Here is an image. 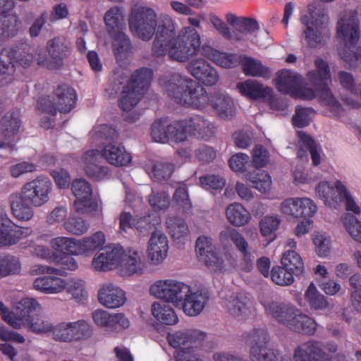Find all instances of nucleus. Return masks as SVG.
Listing matches in <instances>:
<instances>
[{"label": "nucleus", "instance_id": "nucleus-25", "mask_svg": "<svg viewBox=\"0 0 361 361\" xmlns=\"http://www.w3.org/2000/svg\"><path fill=\"white\" fill-rule=\"evenodd\" d=\"M92 319L96 325L111 331H119L130 325L128 318L122 313L110 314L104 310H96L92 312Z\"/></svg>", "mask_w": 361, "mask_h": 361}, {"label": "nucleus", "instance_id": "nucleus-47", "mask_svg": "<svg viewBox=\"0 0 361 361\" xmlns=\"http://www.w3.org/2000/svg\"><path fill=\"white\" fill-rule=\"evenodd\" d=\"M106 239L102 231H97L89 237L79 240L80 252L87 255L102 247L105 243Z\"/></svg>", "mask_w": 361, "mask_h": 361}, {"label": "nucleus", "instance_id": "nucleus-15", "mask_svg": "<svg viewBox=\"0 0 361 361\" xmlns=\"http://www.w3.org/2000/svg\"><path fill=\"white\" fill-rule=\"evenodd\" d=\"M20 123V111L18 109L4 115L0 123V148H14Z\"/></svg>", "mask_w": 361, "mask_h": 361}, {"label": "nucleus", "instance_id": "nucleus-45", "mask_svg": "<svg viewBox=\"0 0 361 361\" xmlns=\"http://www.w3.org/2000/svg\"><path fill=\"white\" fill-rule=\"evenodd\" d=\"M69 327L70 343L80 341L90 338L93 333V327L84 319L68 322Z\"/></svg>", "mask_w": 361, "mask_h": 361}, {"label": "nucleus", "instance_id": "nucleus-46", "mask_svg": "<svg viewBox=\"0 0 361 361\" xmlns=\"http://www.w3.org/2000/svg\"><path fill=\"white\" fill-rule=\"evenodd\" d=\"M52 247L65 255H80L79 240L73 238L57 237L51 240Z\"/></svg>", "mask_w": 361, "mask_h": 361}, {"label": "nucleus", "instance_id": "nucleus-54", "mask_svg": "<svg viewBox=\"0 0 361 361\" xmlns=\"http://www.w3.org/2000/svg\"><path fill=\"white\" fill-rule=\"evenodd\" d=\"M29 202L20 200L13 201L11 207L13 216L19 221H30L34 216V211Z\"/></svg>", "mask_w": 361, "mask_h": 361}, {"label": "nucleus", "instance_id": "nucleus-10", "mask_svg": "<svg viewBox=\"0 0 361 361\" xmlns=\"http://www.w3.org/2000/svg\"><path fill=\"white\" fill-rule=\"evenodd\" d=\"M52 182L46 176H38L25 183L20 190L22 200L35 207H39L49 200Z\"/></svg>", "mask_w": 361, "mask_h": 361}, {"label": "nucleus", "instance_id": "nucleus-26", "mask_svg": "<svg viewBox=\"0 0 361 361\" xmlns=\"http://www.w3.org/2000/svg\"><path fill=\"white\" fill-rule=\"evenodd\" d=\"M237 63L231 65V68L241 65L243 73L247 76L262 78L268 80L271 78V69L263 65L262 61L244 54H235Z\"/></svg>", "mask_w": 361, "mask_h": 361}, {"label": "nucleus", "instance_id": "nucleus-27", "mask_svg": "<svg viewBox=\"0 0 361 361\" xmlns=\"http://www.w3.org/2000/svg\"><path fill=\"white\" fill-rule=\"evenodd\" d=\"M267 313L270 314L279 323L290 328L296 312H298L293 305L276 301H271L263 304Z\"/></svg>", "mask_w": 361, "mask_h": 361}, {"label": "nucleus", "instance_id": "nucleus-36", "mask_svg": "<svg viewBox=\"0 0 361 361\" xmlns=\"http://www.w3.org/2000/svg\"><path fill=\"white\" fill-rule=\"evenodd\" d=\"M152 314L161 324L175 325L178 322V317L174 310L168 304L155 302L152 305Z\"/></svg>", "mask_w": 361, "mask_h": 361}, {"label": "nucleus", "instance_id": "nucleus-59", "mask_svg": "<svg viewBox=\"0 0 361 361\" xmlns=\"http://www.w3.org/2000/svg\"><path fill=\"white\" fill-rule=\"evenodd\" d=\"M173 199L176 209L184 214L191 212L192 203L189 198L188 189L185 186H179L175 190Z\"/></svg>", "mask_w": 361, "mask_h": 361}, {"label": "nucleus", "instance_id": "nucleus-40", "mask_svg": "<svg viewBox=\"0 0 361 361\" xmlns=\"http://www.w3.org/2000/svg\"><path fill=\"white\" fill-rule=\"evenodd\" d=\"M219 240L224 245L233 243L241 253L249 251V245L245 237L238 230L231 226L221 231Z\"/></svg>", "mask_w": 361, "mask_h": 361}, {"label": "nucleus", "instance_id": "nucleus-31", "mask_svg": "<svg viewBox=\"0 0 361 361\" xmlns=\"http://www.w3.org/2000/svg\"><path fill=\"white\" fill-rule=\"evenodd\" d=\"M300 83H302V78L299 74L288 70H281L277 73L275 85L279 92L289 94L293 97Z\"/></svg>", "mask_w": 361, "mask_h": 361}, {"label": "nucleus", "instance_id": "nucleus-63", "mask_svg": "<svg viewBox=\"0 0 361 361\" xmlns=\"http://www.w3.org/2000/svg\"><path fill=\"white\" fill-rule=\"evenodd\" d=\"M353 290L350 293L352 305L358 312H361V275L353 274L349 280Z\"/></svg>", "mask_w": 361, "mask_h": 361}, {"label": "nucleus", "instance_id": "nucleus-9", "mask_svg": "<svg viewBox=\"0 0 361 361\" xmlns=\"http://www.w3.org/2000/svg\"><path fill=\"white\" fill-rule=\"evenodd\" d=\"M245 342L250 345V361H279L278 353L267 345L269 336L263 329H254L243 334ZM280 361H291L290 357H281Z\"/></svg>", "mask_w": 361, "mask_h": 361}, {"label": "nucleus", "instance_id": "nucleus-18", "mask_svg": "<svg viewBox=\"0 0 361 361\" xmlns=\"http://www.w3.org/2000/svg\"><path fill=\"white\" fill-rule=\"evenodd\" d=\"M123 248L120 245H108L100 249L94 257L92 266L94 269L100 271H107L118 266L123 257Z\"/></svg>", "mask_w": 361, "mask_h": 361}, {"label": "nucleus", "instance_id": "nucleus-43", "mask_svg": "<svg viewBox=\"0 0 361 361\" xmlns=\"http://www.w3.org/2000/svg\"><path fill=\"white\" fill-rule=\"evenodd\" d=\"M29 50L30 46L25 42H20L15 46H12L8 51L9 57L8 61L13 60L23 68L29 67L33 60L32 54L29 53Z\"/></svg>", "mask_w": 361, "mask_h": 361}, {"label": "nucleus", "instance_id": "nucleus-24", "mask_svg": "<svg viewBox=\"0 0 361 361\" xmlns=\"http://www.w3.org/2000/svg\"><path fill=\"white\" fill-rule=\"evenodd\" d=\"M210 295L207 290H197L192 292L190 288V292L183 297L180 302L185 314L190 317L199 315L204 309L209 300Z\"/></svg>", "mask_w": 361, "mask_h": 361}, {"label": "nucleus", "instance_id": "nucleus-19", "mask_svg": "<svg viewBox=\"0 0 361 361\" xmlns=\"http://www.w3.org/2000/svg\"><path fill=\"white\" fill-rule=\"evenodd\" d=\"M186 68L199 84L201 82L205 86H213L219 80L217 70L204 59H192L188 62Z\"/></svg>", "mask_w": 361, "mask_h": 361}, {"label": "nucleus", "instance_id": "nucleus-32", "mask_svg": "<svg viewBox=\"0 0 361 361\" xmlns=\"http://www.w3.org/2000/svg\"><path fill=\"white\" fill-rule=\"evenodd\" d=\"M237 89L242 95L252 100L267 99L271 97L273 93L271 87H264L262 84L252 79L238 83Z\"/></svg>", "mask_w": 361, "mask_h": 361}, {"label": "nucleus", "instance_id": "nucleus-41", "mask_svg": "<svg viewBox=\"0 0 361 361\" xmlns=\"http://www.w3.org/2000/svg\"><path fill=\"white\" fill-rule=\"evenodd\" d=\"M219 240L224 245L233 243L241 253L249 251V245L245 237L238 230L231 226L221 231Z\"/></svg>", "mask_w": 361, "mask_h": 361}, {"label": "nucleus", "instance_id": "nucleus-48", "mask_svg": "<svg viewBox=\"0 0 361 361\" xmlns=\"http://www.w3.org/2000/svg\"><path fill=\"white\" fill-rule=\"evenodd\" d=\"M305 299L310 308L313 310H324L330 306L327 298L317 290L313 283L308 286L305 294Z\"/></svg>", "mask_w": 361, "mask_h": 361}, {"label": "nucleus", "instance_id": "nucleus-37", "mask_svg": "<svg viewBox=\"0 0 361 361\" xmlns=\"http://www.w3.org/2000/svg\"><path fill=\"white\" fill-rule=\"evenodd\" d=\"M281 263L292 275L296 277L304 276L305 266L303 260L295 250L286 251L282 255Z\"/></svg>", "mask_w": 361, "mask_h": 361}, {"label": "nucleus", "instance_id": "nucleus-16", "mask_svg": "<svg viewBox=\"0 0 361 361\" xmlns=\"http://www.w3.org/2000/svg\"><path fill=\"white\" fill-rule=\"evenodd\" d=\"M195 252L199 259L203 261L206 266L214 271H221L224 267V262L221 256L215 251L211 238L199 237L195 243Z\"/></svg>", "mask_w": 361, "mask_h": 361}, {"label": "nucleus", "instance_id": "nucleus-20", "mask_svg": "<svg viewBox=\"0 0 361 361\" xmlns=\"http://www.w3.org/2000/svg\"><path fill=\"white\" fill-rule=\"evenodd\" d=\"M184 134L195 137L197 139L209 140L216 134L214 125L200 115H194L182 120Z\"/></svg>", "mask_w": 361, "mask_h": 361}, {"label": "nucleus", "instance_id": "nucleus-28", "mask_svg": "<svg viewBox=\"0 0 361 361\" xmlns=\"http://www.w3.org/2000/svg\"><path fill=\"white\" fill-rule=\"evenodd\" d=\"M53 99L56 101L61 113H69L75 106L77 94L75 90L66 84L59 85L54 90Z\"/></svg>", "mask_w": 361, "mask_h": 361}, {"label": "nucleus", "instance_id": "nucleus-8", "mask_svg": "<svg viewBox=\"0 0 361 361\" xmlns=\"http://www.w3.org/2000/svg\"><path fill=\"white\" fill-rule=\"evenodd\" d=\"M128 26L133 35L148 42L154 36L157 26V14L148 7L133 8L129 14Z\"/></svg>", "mask_w": 361, "mask_h": 361}, {"label": "nucleus", "instance_id": "nucleus-13", "mask_svg": "<svg viewBox=\"0 0 361 361\" xmlns=\"http://www.w3.org/2000/svg\"><path fill=\"white\" fill-rule=\"evenodd\" d=\"M49 59L39 61V63L49 70L61 69L72 54L70 43L61 37L49 40L46 47Z\"/></svg>", "mask_w": 361, "mask_h": 361}, {"label": "nucleus", "instance_id": "nucleus-62", "mask_svg": "<svg viewBox=\"0 0 361 361\" xmlns=\"http://www.w3.org/2000/svg\"><path fill=\"white\" fill-rule=\"evenodd\" d=\"M270 276L275 284L281 286H290L294 281V276L283 266L273 267L270 271Z\"/></svg>", "mask_w": 361, "mask_h": 361}, {"label": "nucleus", "instance_id": "nucleus-39", "mask_svg": "<svg viewBox=\"0 0 361 361\" xmlns=\"http://www.w3.org/2000/svg\"><path fill=\"white\" fill-rule=\"evenodd\" d=\"M226 19L233 28L243 34L255 33L259 29L257 21L252 18L239 17L233 13H228Z\"/></svg>", "mask_w": 361, "mask_h": 361}, {"label": "nucleus", "instance_id": "nucleus-7", "mask_svg": "<svg viewBox=\"0 0 361 361\" xmlns=\"http://www.w3.org/2000/svg\"><path fill=\"white\" fill-rule=\"evenodd\" d=\"M309 16H302L300 21L306 26L305 30V38L308 44L315 47L322 44V31L326 29L328 18L326 16L323 6L317 3H312L307 7Z\"/></svg>", "mask_w": 361, "mask_h": 361}, {"label": "nucleus", "instance_id": "nucleus-3", "mask_svg": "<svg viewBox=\"0 0 361 361\" xmlns=\"http://www.w3.org/2000/svg\"><path fill=\"white\" fill-rule=\"evenodd\" d=\"M41 306L34 298H24L16 303L14 310L10 312L0 302L2 319L14 329L27 328L37 334H45L52 329V324L39 314Z\"/></svg>", "mask_w": 361, "mask_h": 361}, {"label": "nucleus", "instance_id": "nucleus-17", "mask_svg": "<svg viewBox=\"0 0 361 361\" xmlns=\"http://www.w3.org/2000/svg\"><path fill=\"white\" fill-rule=\"evenodd\" d=\"M32 233L30 227H20L15 224L6 214L0 212V246L16 245Z\"/></svg>", "mask_w": 361, "mask_h": 361}, {"label": "nucleus", "instance_id": "nucleus-38", "mask_svg": "<svg viewBox=\"0 0 361 361\" xmlns=\"http://www.w3.org/2000/svg\"><path fill=\"white\" fill-rule=\"evenodd\" d=\"M226 218L234 226L240 227L248 224L251 215L241 204L234 202L229 204L226 210Z\"/></svg>", "mask_w": 361, "mask_h": 361}, {"label": "nucleus", "instance_id": "nucleus-35", "mask_svg": "<svg viewBox=\"0 0 361 361\" xmlns=\"http://www.w3.org/2000/svg\"><path fill=\"white\" fill-rule=\"evenodd\" d=\"M110 36L113 39V52L117 61L124 59L133 53L131 40L126 33L118 31Z\"/></svg>", "mask_w": 361, "mask_h": 361}, {"label": "nucleus", "instance_id": "nucleus-34", "mask_svg": "<svg viewBox=\"0 0 361 361\" xmlns=\"http://www.w3.org/2000/svg\"><path fill=\"white\" fill-rule=\"evenodd\" d=\"M35 290L45 294H56L63 291L66 287L64 279L54 276L37 277L33 282Z\"/></svg>", "mask_w": 361, "mask_h": 361}, {"label": "nucleus", "instance_id": "nucleus-30", "mask_svg": "<svg viewBox=\"0 0 361 361\" xmlns=\"http://www.w3.org/2000/svg\"><path fill=\"white\" fill-rule=\"evenodd\" d=\"M98 299L103 306L114 309L122 306L126 300V297L122 289L107 285L99 290Z\"/></svg>", "mask_w": 361, "mask_h": 361}, {"label": "nucleus", "instance_id": "nucleus-33", "mask_svg": "<svg viewBox=\"0 0 361 361\" xmlns=\"http://www.w3.org/2000/svg\"><path fill=\"white\" fill-rule=\"evenodd\" d=\"M100 153L102 158L104 157L110 164L117 166H128L132 159L131 155L121 144L109 143L104 146Z\"/></svg>", "mask_w": 361, "mask_h": 361}, {"label": "nucleus", "instance_id": "nucleus-2", "mask_svg": "<svg viewBox=\"0 0 361 361\" xmlns=\"http://www.w3.org/2000/svg\"><path fill=\"white\" fill-rule=\"evenodd\" d=\"M164 89L169 97L176 103L187 108L205 111L214 109L219 117L231 118L235 113L233 99L224 94H209L206 89L194 80L173 75L165 82Z\"/></svg>", "mask_w": 361, "mask_h": 361}, {"label": "nucleus", "instance_id": "nucleus-51", "mask_svg": "<svg viewBox=\"0 0 361 361\" xmlns=\"http://www.w3.org/2000/svg\"><path fill=\"white\" fill-rule=\"evenodd\" d=\"M104 20L109 35L120 31L119 28L121 21L123 20L122 8L118 6L111 7L106 12Z\"/></svg>", "mask_w": 361, "mask_h": 361}, {"label": "nucleus", "instance_id": "nucleus-58", "mask_svg": "<svg viewBox=\"0 0 361 361\" xmlns=\"http://www.w3.org/2000/svg\"><path fill=\"white\" fill-rule=\"evenodd\" d=\"M166 224L169 233L174 240H179L186 236L189 232L187 224L180 218H169Z\"/></svg>", "mask_w": 361, "mask_h": 361}, {"label": "nucleus", "instance_id": "nucleus-55", "mask_svg": "<svg viewBox=\"0 0 361 361\" xmlns=\"http://www.w3.org/2000/svg\"><path fill=\"white\" fill-rule=\"evenodd\" d=\"M20 24L17 16H4L0 18V39L15 36Z\"/></svg>", "mask_w": 361, "mask_h": 361}, {"label": "nucleus", "instance_id": "nucleus-42", "mask_svg": "<svg viewBox=\"0 0 361 361\" xmlns=\"http://www.w3.org/2000/svg\"><path fill=\"white\" fill-rule=\"evenodd\" d=\"M290 324V329L308 336L314 335L317 326V324L312 318L299 311L296 312L292 324Z\"/></svg>", "mask_w": 361, "mask_h": 361}, {"label": "nucleus", "instance_id": "nucleus-49", "mask_svg": "<svg viewBox=\"0 0 361 361\" xmlns=\"http://www.w3.org/2000/svg\"><path fill=\"white\" fill-rule=\"evenodd\" d=\"M281 224V219L278 216H265L259 221V226L262 236L268 240L270 243L276 238V231Z\"/></svg>", "mask_w": 361, "mask_h": 361}, {"label": "nucleus", "instance_id": "nucleus-1", "mask_svg": "<svg viewBox=\"0 0 361 361\" xmlns=\"http://www.w3.org/2000/svg\"><path fill=\"white\" fill-rule=\"evenodd\" d=\"M152 54L159 57L166 54L169 59L178 62H186L199 53L219 66L231 68L237 63L235 53L220 51L208 44L201 46L200 36L191 27H183L176 37V28L170 18H164L158 26L152 45Z\"/></svg>", "mask_w": 361, "mask_h": 361}, {"label": "nucleus", "instance_id": "nucleus-64", "mask_svg": "<svg viewBox=\"0 0 361 361\" xmlns=\"http://www.w3.org/2000/svg\"><path fill=\"white\" fill-rule=\"evenodd\" d=\"M346 231L357 242L361 243V222L352 214H347L343 220Z\"/></svg>", "mask_w": 361, "mask_h": 361}, {"label": "nucleus", "instance_id": "nucleus-57", "mask_svg": "<svg viewBox=\"0 0 361 361\" xmlns=\"http://www.w3.org/2000/svg\"><path fill=\"white\" fill-rule=\"evenodd\" d=\"M53 261L56 262V264L61 265V269H56L51 267H46L44 271H45L48 274H57V275H64L66 274V270L74 271L78 268V263L75 259L68 255H64L59 259L58 257H54Z\"/></svg>", "mask_w": 361, "mask_h": 361}, {"label": "nucleus", "instance_id": "nucleus-12", "mask_svg": "<svg viewBox=\"0 0 361 361\" xmlns=\"http://www.w3.org/2000/svg\"><path fill=\"white\" fill-rule=\"evenodd\" d=\"M150 293L157 298L180 305L184 295L190 292V286L173 279L161 280L150 287Z\"/></svg>", "mask_w": 361, "mask_h": 361}, {"label": "nucleus", "instance_id": "nucleus-29", "mask_svg": "<svg viewBox=\"0 0 361 361\" xmlns=\"http://www.w3.org/2000/svg\"><path fill=\"white\" fill-rule=\"evenodd\" d=\"M168 250L166 236L160 231L152 233L149 241L148 255L153 263L162 262L166 257Z\"/></svg>", "mask_w": 361, "mask_h": 361}, {"label": "nucleus", "instance_id": "nucleus-4", "mask_svg": "<svg viewBox=\"0 0 361 361\" xmlns=\"http://www.w3.org/2000/svg\"><path fill=\"white\" fill-rule=\"evenodd\" d=\"M314 66L316 69L307 73V79L315 90L303 87L302 83H300L293 98L312 100L316 97V91L325 105L330 108L331 112L338 114L342 106L329 87V83L331 81L330 67L326 61L320 58L315 59Z\"/></svg>", "mask_w": 361, "mask_h": 361}, {"label": "nucleus", "instance_id": "nucleus-22", "mask_svg": "<svg viewBox=\"0 0 361 361\" xmlns=\"http://www.w3.org/2000/svg\"><path fill=\"white\" fill-rule=\"evenodd\" d=\"M102 154L98 149H90L83 155L84 170L88 178L95 181L109 179L111 176L109 168L99 165Z\"/></svg>", "mask_w": 361, "mask_h": 361}, {"label": "nucleus", "instance_id": "nucleus-53", "mask_svg": "<svg viewBox=\"0 0 361 361\" xmlns=\"http://www.w3.org/2000/svg\"><path fill=\"white\" fill-rule=\"evenodd\" d=\"M90 137L94 141L106 140L114 142L118 138L117 130L107 124L98 125L93 128L90 133Z\"/></svg>", "mask_w": 361, "mask_h": 361}, {"label": "nucleus", "instance_id": "nucleus-11", "mask_svg": "<svg viewBox=\"0 0 361 361\" xmlns=\"http://www.w3.org/2000/svg\"><path fill=\"white\" fill-rule=\"evenodd\" d=\"M269 159L267 150L260 145H256L252 150V164L255 170L247 174V179L252 187L261 192L269 190L271 185V178L265 171L259 169L266 166Z\"/></svg>", "mask_w": 361, "mask_h": 361}, {"label": "nucleus", "instance_id": "nucleus-44", "mask_svg": "<svg viewBox=\"0 0 361 361\" xmlns=\"http://www.w3.org/2000/svg\"><path fill=\"white\" fill-rule=\"evenodd\" d=\"M249 298L243 293H237L230 296L226 302V310L234 317L245 314L248 309Z\"/></svg>", "mask_w": 361, "mask_h": 361}, {"label": "nucleus", "instance_id": "nucleus-6", "mask_svg": "<svg viewBox=\"0 0 361 361\" xmlns=\"http://www.w3.org/2000/svg\"><path fill=\"white\" fill-rule=\"evenodd\" d=\"M153 71L147 67L136 70L123 87L119 107L125 111L133 109L148 90L153 79Z\"/></svg>", "mask_w": 361, "mask_h": 361}, {"label": "nucleus", "instance_id": "nucleus-56", "mask_svg": "<svg viewBox=\"0 0 361 361\" xmlns=\"http://www.w3.org/2000/svg\"><path fill=\"white\" fill-rule=\"evenodd\" d=\"M21 264L19 259L11 255L0 257V278L20 272Z\"/></svg>", "mask_w": 361, "mask_h": 361}, {"label": "nucleus", "instance_id": "nucleus-61", "mask_svg": "<svg viewBox=\"0 0 361 361\" xmlns=\"http://www.w3.org/2000/svg\"><path fill=\"white\" fill-rule=\"evenodd\" d=\"M314 114L315 111L311 107L297 106L292 118V123L295 127L305 128L310 124L312 120V116Z\"/></svg>", "mask_w": 361, "mask_h": 361}, {"label": "nucleus", "instance_id": "nucleus-50", "mask_svg": "<svg viewBox=\"0 0 361 361\" xmlns=\"http://www.w3.org/2000/svg\"><path fill=\"white\" fill-rule=\"evenodd\" d=\"M315 192L326 204L334 208L338 205V197L336 185L333 187L328 182H320L316 187Z\"/></svg>", "mask_w": 361, "mask_h": 361}, {"label": "nucleus", "instance_id": "nucleus-60", "mask_svg": "<svg viewBox=\"0 0 361 361\" xmlns=\"http://www.w3.org/2000/svg\"><path fill=\"white\" fill-rule=\"evenodd\" d=\"M336 188L338 197V204L345 202V207L348 211H351L355 214H359L360 213V207L356 204L342 182L337 180L336 182Z\"/></svg>", "mask_w": 361, "mask_h": 361}, {"label": "nucleus", "instance_id": "nucleus-14", "mask_svg": "<svg viewBox=\"0 0 361 361\" xmlns=\"http://www.w3.org/2000/svg\"><path fill=\"white\" fill-rule=\"evenodd\" d=\"M151 136L157 142L165 143L169 140L175 142H182L186 140L182 126V120L166 124L163 118L155 121L151 127Z\"/></svg>", "mask_w": 361, "mask_h": 361}, {"label": "nucleus", "instance_id": "nucleus-5", "mask_svg": "<svg viewBox=\"0 0 361 361\" xmlns=\"http://www.w3.org/2000/svg\"><path fill=\"white\" fill-rule=\"evenodd\" d=\"M337 36L343 42L338 49L340 57L350 68L361 63V47L357 44L360 39V23L357 12L350 11L341 17L337 23Z\"/></svg>", "mask_w": 361, "mask_h": 361}, {"label": "nucleus", "instance_id": "nucleus-52", "mask_svg": "<svg viewBox=\"0 0 361 361\" xmlns=\"http://www.w3.org/2000/svg\"><path fill=\"white\" fill-rule=\"evenodd\" d=\"M126 258L123 260V267L128 275L142 273L144 262L142 260V253L135 250H129V255H125Z\"/></svg>", "mask_w": 361, "mask_h": 361}, {"label": "nucleus", "instance_id": "nucleus-23", "mask_svg": "<svg viewBox=\"0 0 361 361\" xmlns=\"http://www.w3.org/2000/svg\"><path fill=\"white\" fill-rule=\"evenodd\" d=\"M205 338V333L199 330L190 329L168 334L166 340L172 348L180 349L188 346L198 348Z\"/></svg>", "mask_w": 361, "mask_h": 361}, {"label": "nucleus", "instance_id": "nucleus-21", "mask_svg": "<svg viewBox=\"0 0 361 361\" xmlns=\"http://www.w3.org/2000/svg\"><path fill=\"white\" fill-rule=\"evenodd\" d=\"M322 342L314 339L301 343L294 350V361H333L332 356L323 350Z\"/></svg>", "mask_w": 361, "mask_h": 361}]
</instances>
